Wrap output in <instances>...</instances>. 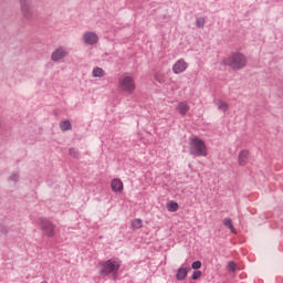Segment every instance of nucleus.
Segmentation results:
<instances>
[{
	"label": "nucleus",
	"instance_id": "1",
	"mask_svg": "<svg viewBox=\"0 0 283 283\" xmlns=\"http://www.w3.org/2000/svg\"><path fill=\"white\" fill-rule=\"evenodd\" d=\"M189 154L190 156L202 157L207 156V144L199 137L189 138Z\"/></svg>",
	"mask_w": 283,
	"mask_h": 283
},
{
	"label": "nucleus",
	"instance_id": "2",
	"mask_svg": "<svg viewBox=\"0 0 283 283\" xmlns=\"http://www.w3.org/2000/svg\"><path fill=\"white\" fill-rule=\"evenodd\" d=\"M226 65L231 67V70H243V67H247V55L240 52L231 53L230 56L226 60Z\"/></svg>",
	"mask_w": 283,
	"mask_h": 283
},
{
	"label": "nucleus",
	"instance_id": "3",
	"mask_svg": "<svg viewBox=\"0 0 283 283\" xmlns=\"http://www.w3.org/2000/svg\"><path fill=\"white\" fill-rule=\"evenodd\" d=\"M99 275H102L103 277L113 274L118 273V270L120 269V263H118L115 260H107V261H102L99 262Z\"/></svg>",
	"mask_w": 283,
	"mask_h": 283
},
{
	"label": "nucleus",
	"instance_id": "4",
	"mask_svg": "<svg viewBox=\"0 0 283 283\" xmlns=\"http://www.w3.org/2000/svg\"><path fill=\"white\" fill-rule=\"evenodd\" d=\"M20 12L25 21L34 19V4L32 0H20Z\"/></svg>",
	"mask_w": 283,
	"mask_h": 283
},
{
	"label": "nucleus",
	"instance_id": "5",
	"mask_svg": "<svg viewBox=\"0 0 283 283\" xmlns=\"http://www.w3.org/2000/svg\"><path fill=\"white\" fill-rule=\"evenodd\" d=\"M119 90L126 92L127 94H134L136 90V82L132 76H125L119 80Z\"/></svg>",
	"mask_w": 283,
	"mask_h": 283
},
{
	"label": "nucleus",
	"instance_id": "6",
	"mask_svg": "<svg viewBox=\"0 0 283 283\" xmlns=\"http://www.w3.org/2000/svg\"><path fill=\"white\" fill-rule=\"evenodd\" d=\"M40 227L46 238H54V231L56 229L52 222L45 218H40Z\"/></svg>",
	"mask_w": 283,
	"mask_h": 283
},
{
	"label": "nucleus",
	"instance_id": "7",
	"mask_svg": "<svg viewBox=\"0 0 283 283\" xmlns=\"http://www.w3.org/2000/svg\"><path fill=\"white\" fill-rule=\"evenodd\" d=\"M82 41L85 45H96L98 43V34L94 31H86L82 35Z\"/></svg>",
	"mask_w": 283,
	"mask_h": 283
},
{
	"label": "nucleus",
	"instance_id": "8",
	"mask_svg": "<svg viewBox=\"0 0 283 283\" xmlns=\"http://www.w3.org/2000/svg\"><path fill=\"white\" fill-rule=\"evenodd\" d=\"M70 54V51L65 49V46L57 48L51 55V60L55 63L61 61L62 59H65Z\"/></svg>",
	"mask_w": 283,
	"mask_h": 283
},
{
	"label": "nucleus",
	"instance_id": "9",
	"mask_svg": "<svg viewBox=\"0 0 283 283\" xmlns=\"http://www.w3.org/2000/svg\"><path fill=\"white\" fill-rule=\"evenodd\" d=\"M187 67H189V64L180 59L172 65V72L175 74H182V72L187 71Z\"/></svg>",
	"mask_w": 283,
	"mask_h": 283
},
{
	"label": "nucleus",
	"instance_id": "10",
	"mask_svg": "<svg viewBox=\"0 0 283 283\" xmlns=\"http://www.w3.org/2000/svg\"><path fill=\"white\" fill-rule=\"evenodd\" d=\"M189 271H191V268H189V266L188 268H179L176 273V279L179 282L187 280V275H188Z\"/></svg>",
	"mask_w": 283,
	"mask_h": 283
},
{
	"label": "nucleus",
	"instance_id": "11",
	"mask_svg": "<svg viewBox=\"0 0 283 283\" xmlns=\"http://www.w3.org/2000/svg\"><path fill=\"white\" fill-rule=\"evenodd\" d=\"M249 163V150H241L238 156V164L240 167H244Z\"/></svg>",
	"mask_w": 283,
	"mask_h": 283
},
{
	"label": "nucleus",
	"instance_id": "12",
	"mask_svg": "<svg viewBox=\"0 0 283 283\" xmlns=\"http://www.w3.org/2000/svg\"><path fill=\"white\" fill-rule=\"evenodd\" d=\"M177 109L181 116H185L187 112H189V105L187 102H179L177 105Z\"/></svg>",
	"mask_w": 283,
	"mask_h": 283
},
{
	"label": "nucleus",
	"instance_id": "13",
	"mask_svg": "<svg viewBox=\"0 0 283 283\" xmlns=\"http://www.w3.org/2000/svg\"><path fill=\"white\" fill-rule=\"evenodd\" d=\"M113 191H123V181L120 179H114L111 184Z\"/></svg>",
	"mask_w": 283,
	"mask_h": 283
},
{
	"label": "nucleus",
	"instance_id": "14",
	"mask_svg": "<svg viewBox=\"0 0 283 283\" xmlns=\"http://www.w3.org/2000/svg\"><path fill=\"white\" fill-rule=\"evenodd\" d=\"M93 78H103L105 76V71L102 67H94L92 72Z\"/></svg>",
	"mask_w": 283,
	"mask_h": 283
},
{
	"label": "nucleus",
	"instance_id": "15",
	"mask_svg": "<svg viewBox=\"0 0 283 283\" xmlns=\"http://www.w3.org/2000/svg\"><path fill=\"white\" fill-rule=\"evenodd\" d=\"M216 105L220 112L227 113V111L229 109V104H227V102L218 99L216 102Z\"/></svg>",
	"mask_w": 283,
	"mask_h": 283
},
{
	"label": "nucleus",
	"instance_id": "16",
	"mask_svg": "<svg viewBox=\"0 0 283 283\" xmlns=\"http://www.w3.org/2000/svg\"><path fill=\"white\" fill-rule=\"evenodd\" d=\"M61 132H70L72 129V123L67 119L60 122Z\"/></svg>",
	"mask_w": 283,
	"mask_h": 283
},
{
	"label": "nucleus",
	"instance_id": "17",
	"mask_svg": "<svg viewBox=\"0 0 283 283\" xmlns=\"http://www.w3.org/2000/svg\"><path fill=\"white\" fill-rule=\"evenodd\" d=\"M178 202H175V201H170L168 205H167V210L170 211V213H176V211H178Z\"/></svg>",
	"mask_w": 283,
	"mask_h": 283
},
{
	"label": "nucleus",
	"instance_id": "18",
	"mask_svg": "<svg viewBox=\"0 0 283 283\" xmlns=\"http://www.w3.org/2000/svg\"><path fill=\"white\" fill-rule=\"evenodd\" d=\"M132 229H135V230L143 229V220L142 219H134L132 221Z\"/></svg>",
	"mask_w": 283,
	"mask_h": 283
},
{
	"label": "nucleus",
	"instance_id": "19",
	"mask_svg": "<svg viewBox=\"0 0 283 283\" xmlns=\"http://www.w3.org/2000/svg\"><path fill=\"white\" fill-rule=\"evenodd\" d=\"M223 224L224 227H228V229H230L231 233H237L231 219H223Z\"/></svg>",
	"mask_w": 283,
	"mask_h": 283
},
{
	"label": "nucleus",
	"instance_id": "20",
	"mask_svg": "<svg viewBox=\"0 0 283 283\" xmlns=\"http://www.w3.org/2000/svg\"><path fill=\"white\" fill-rule=\"evenodd\" d=\"M205 23H207V20L203 17H201L196 19L195 25L199 29H202L205 28Z\"/></svg>",
	"mask_w": 283,
	"mask_h": 283
},
{
	"label": "nucleus",
	"instance_id": "21",
	"mask_svg": "<svg viewBox=\"0 0 283 283\" xmlns=\"http://www.w3.org/2000/svg\"><path fill=\"white\" fill-rule=\"evenodd\" d=\"M70 156H72V158H80L81 154H78V150L76 148H70L69 150Z\"/></svg>",
	"mask_w": 283,
	"mask_h": 283
},
{
	"label": "nucleus",
	"instance_id": "22",
	"mask_svg": "<svg viewBox=\"0 0 283 283\" xmlns=\"http://www.w3.org/2000/svg\"><path fill=\"white\" fill-rule=\"evenodd\" d=\"M191 268H192L195 271H198V269H201V268H202V262H200V261H195V262L191 264Z\"/></svg>",
	"mask_w": 283,
	"mask_h": 283
},
{
	"label": "nucleus",
	"instance_id": "23",
	"mask_svg": "<svg viewBox=\"0 0 283 283\" xmlns=\"http://www.w3.org/2000/svg\"><path fill=\"white\" fill-rule=\"evenodd\" d=\"M201 276H202V271H200V270H196V271L192 273V275H191L192 280H198V279L201 277Z\"/></svg>",
	"mask_w": 283,
	"mask_h": 283
},
{
	"label": "nucleus",
	"instance_id": "24",
	"mask_svg": "<svg viewBox=\"0 0 283 283\" xmlns=\"http://www.w3.org/2000/svg\"><path fill=\"white\" fill-rule=\"evenodd\" d=\"M19 174H13L10 176L9 180H11V182H19Z\"/></svg>",
	"mask_w": 283,
	"mask_h": 283
},
{
	"label": "nucleus",
	"instance_id": "25",
	"mask_svg": "<svg viewBox=\"0 0 283 283\" xmlns=\"http://www.w3.org/2000/svg\"><path fill=\"white\" fill-rule=\"evenodd\" d=\"M228 268H229L232 272H235V262L230 261V262L228 263Z\"/></svg>",
	"mask_w": 283,
	"mask_h": 283
},
{
	"label": "nucleus",
	"instance_id": "26",
	"mask_svg": "<svg viewBox=\"0 0 283 283\" xmlns=\"http://www.w3.org/2000/svg\"><path fill=\"white\" fill-rule=\"evenodd\" d=\"M155 80L158 81L159 83H164L163 78L158 77V75L155 76Z\"/></svg>",
	"mask_w": 283,
	"mask_h": 283
}]
</instances>
